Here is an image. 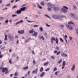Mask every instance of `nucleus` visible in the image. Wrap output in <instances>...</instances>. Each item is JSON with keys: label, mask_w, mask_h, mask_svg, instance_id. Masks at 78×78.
Instances as JSON below:
<instances>
[{"label": "nucleus", "mask_w": 78, "mask_h": 78, "mask_svg": "<svg viewBox=\"0 0 78 78\" xmlns=\"http://www.w3.org/2000/svg\"><path fill=\"white\" fill-rule=\"evenodd\" d=\"M48 6L49 7H50V8H52V7L53 6V4L50 3H49L48 4Z\"/></svg>", "instance_id": "12"}, {"label": "nucleus", "mask_w": 78, "mask_h": 78, "mask_svg": "<svg viewBox=\"0 0 78 78\" xmlns=\"http://www.w3.org/2000/svg\"><path fill=\"white\" fill-rule=\"evenodd\" d=\"M30 71H29L27 73V75H29V74H30Z\"/></svg>", "instance_id": "59"}, {"label": "nucleus", "mask_w": 78, "mask_h": 78, "mask_svg": "<svg viewBox=\"0 0 78 78\" xmlns=\"http://www.w3.org/2000/svg\"><path fill=\"white\" fill-rule=\"evenodd\" d=\"M27 22L28 23H32V22H35V21H29L28 20H27Z\"/></svg>", "instance_id": "32"}, {"label": "nucleus", "mask_w": 78, "mask_h": 78, "mask_svg": "<svg viewBox=\"0 0 78 78\" xmlns=\"http://www.w3.org/2000/svg\"><path fill=\"white\" fill-rule=\"evenodd\" d=\"M23 22V20H20V21H19L18 22H17L16 23H14V25H17L18 24H19V23H22Z\"/></svg>", "instance_id": "7"}, {"label": "nucleus", "mask_w": 78, "mask_h": 78, "mask_svg": "<svg viewBox=\"0 0 78 78\" xmlns=\"http://www.w3.org/2000/svg\"><path fill=\"white\" fill-rule=\"evenodd\" d=\"M40 39H42L43 41L45 40V38L43 37V36H42L39 37Z\"/></svg>", "instance_id": "21"}, {"label": "nucleus", "mask_w": 78, "mask_h": 78, "mask_svg": "<svg viewBox=\"0 0 78 78\" xmlns=\"http://www.w3.org/2000/svg\"><path fill=\"white\" fill-rule=\"evenodd\" d=\"M45 74V72H42L41 74H40V77H42V76H44V75Z\"/></svg>", "instance_id": "15"}, {"label": "nucleus", "mask_w": 78, "mask_h": 78, "mask_svg": "<svg viewBox=\"0 0 78 78\" xmlns=\"http://www.w3.org/2000/svg\"><path fill=\"white\" fill-rule=\"evenodd\" d=\"M55 40L56 44H58V38H56V39Z\"/></svg>", "instance_id": "35"}, {"label": "nucleus", "mask_w": 78, "mask_h": 78, "mask_svg": "<svg viewBox=\"0 0 78 78\" xmlns=\"http://www.w3.org/2000/svg\"><path fill=\"white\" fill-rule=\"evenodd\" d=\"M5 19V17H0V20L1 21H2V20H4Z\"/></svg>", "instance_id": "26"}, {"label": "nucleus", "mask_w": 78, "mask_h": 78, "mask_svg": "<svg viewBox=\"0 0 78 78\" xmlns=\"http://www.w3.org/2000/svg\"><path fill=\"white\" fill-rule=\"evenodd\" d=\"M25 42H28V39L26 40V41H25Z\"/></svg>", "instance_id": "63"}, {"label": "nucleus", "mask_w": 78, "mask_h": 78, "mask_svg": "<svg viewBox=\"0 0 78 78\" xmlns=\"http://www.w3.org/2000/svg\"><path fill=\"white\" fill-rule=\"evenodd\" d=\"M48 10L49 11H51V9H50V8H48Z\"/></svg>", "instance_id": "54"}, {"label": "nucleus", "mask_w": 78, "mask_h": 78, "mask_svg": "<svg viewBox=\"0 0 78 78\" xmlns=\"http://www.w3.org/2000/svg\"><path fill=\"white\" fill-rule=\"evenodd\" d=\"M37 35H38V33L35 31L34 32V33L32 34V36L34 37H36Z\"/></svg>", "instance_id": "4"}, {"label": "nucleus", "mask_w": 78, "mask_h": 78, "mask_svg": "<svg viewBox=\"0 0 78 78\" xmlns=\"http://www.w3.org/2000/svg\"><path fill=\"white\" fill-rule=\"evenodd\" d=\"M43 70H44V69L43 67H41L40 69V72H43Z\"/></svg>", "instance_id": "25"}, {"label": "nucleus", "mask_w": 78, "mask_h": 78, "mask_svg": "<svg viewBox=\"0 0 78 78\" xmlns=\"http://www.w3.org/2000/svg\"><path fill=\"white\" fill-rule=\"evenodd\" d=\"M18 75H19V72H16L14 73V76H18Z\"/></svg>", "instance_id": "20"}, {"label": "nucleus", "mask_w": 78, "mask_h": 78, "mask_svg": "<svg viewBox=\"0 0 78 78\" xmlns=\"http://www.w3.org/2000/svg\"><path fill=\"white\" fill-rule=\"evenodd\" d=\"M38 70V69H37V68H36L35 70H33V71L32 72V74H34V73L35 74H36V73L37 72Z\"/></svg>", "instance_id": "3"}, {"label": "nucleus", "mask_w": 78, "mask_h": 78, "mask_svg": "<svg viewBox=\"0 0 78 78\" xmlns=\"http://www.w3.org/2000/svg\"><path fill=\"white\" fill-rule=\"evenodd\" d=\"M8 73V69H7L6 71H5V74H7Z\"/></svg>", "instance_id": "36"}, {"label": "nucleus", "mask_w": 78, "mask_h": 78, "mask_svg": "<svg viewBox=\"0 0 78 78\" xmlns=\"http://www.w3.org/2000/svg\"><path fill=\"white\" fill-rule=\"evenodd\" d=\"M68 24H72L73 25V23L72 21H70L68 23Z\"/></svg>", "instance_id": "34"}, {"label": "nucleus", "mask_w": 78, "mask_h": 78, "mask_svg": "<svg viewBox=\"0 0 78 78\" xmlns=\"http://www.w3.org/2000/svg\"><path fill=\"white\" fill-rule=\"evenodd\" d=\"M57 53V51L56 50H55L54 52V53Z\"/></svg>", "instance_id": "60"}, {"label": "nucleus", "mask_w": 78, "mask_h": 78, "mask_svg": "<svg viewBox=\"0 0 78 78\" xmlns=\"http://www.w3.org/2000/svg\"><path fill=\"white\" fill-rule=\"evenodd\" d=\"M18 33L19 34H24L25 33V30H22L21 31H18Z\"/></svg>", "instance_id": "5"}, {"label": "nucleus", "mask_w": 78, "mask_h": 78, "mask_svg": "<svg viewBox=\"0 0 78 78\" xmlns=\"http://www.w3.org/2000/svg\"><path fill=\"white\" fill-rule=\"evenodd\" d=\"M60 41L62 42H64V40H62L61 38H60Z\"/></svg>", "instance_id": "45"}, {"label": "nucleus", "mask_w": 78, "mask_h": 78, "mask_svg": "<svg viewBox=\"0 0 78 78\" xmlns=\"http://www.w3.org/2000/svg\"><path fill=\"white\" fill-rule=\"evenodd\" d=\"M33 28H35V27H39V25H34L33 26Z\"/></svg>", "instance_id": "38"}, {"label": "nucleus", "mask_w": 78, "mask_h": 78, "mask_svg": "<svg viewBox=\"0 0 78 78\" xmlns=\"http://www.w3.org/2000/svg\"><path fill=\"white\" fill-rule=\"evenodd\" d=\"M61 62H62V60H60L59 61H58L57 62V63L58 64H60V63H61Z\"/></svg>", "instance_id": "39"}, {"label": "nucleus", "mask_w": 78, "mask_h": 78, "mask_svg": "<svg viewBox=\"0 0 78 78\" xmlns=\"http://www.w3.org/2000/svg\"><path fill=\"white\" fill-rule=\"evenodd\" d=\"M33 64L34 65L36 64V61H35V60H34L33 61Z\"/></svg>", "instance_id": "48"}, {"label": "nucleus", "mask_w": 78, "mask_h": 78, "mask_svg": "<svg viewBox=\"0 0 78 78\" xmlns=\"http://www.w3.org/2000/svg\"><path fill=\"white\" fill-rule=\"evenodd\" d=\"M3 57L2 55H0V58H2Z\"/></svg>", "instance_id": "64"}, {"label": "nucleus", "mask_w": 78, "mask_h": 78, "mask_svg": "<svg viewBox=\"0 0 78 78\" xmlns=\"http://www.w3.org/2000/svg\"><path fill=\"white\" fill-rule=\"evenodd\" d=\"M17 8V5H14L13 6L12 8V9H14L15 8Z\"/></svg>", "instance_id": "23"}, {"label": "nucleus", "mask_w": 78, "mask_h": 78, "mask_svg": "<svg viewBox=\"0 0 78 78\" xmlns=\"http://www.w3.org/2000/svg\"><path fill=\"white\" fill-rule=\"evenodd\" d=\"M8 37L10 40H12L14 39V37L13 36H11L10 35H9L8 36Z\"/></svg>", "instance_id": "8"}, {"label": "nucleus", "mask_w": 78, "mask_h": 78, "mask_svg": "<svg viewBox=\"0 0 78 78\" xmlns=\"http://www.w3.org/2000/svg\"><path fill=\"white\" fill-rule=\"evenodd\" d=\"M25 9H26V7H24L21 8L20 9V10L22 12V11H25Z\"/></svg>", "instance_id": "13"}, {"label": "nucleus", "mask_w": 78, "mask_h": 78, "mask_svg": "<svg viewBox=\"0 0 78 78\" xmlns=\"http://www.w3.org/2000/svg\"><path fill=\"white\" fill-rule=\"evenodd\" d=\"M61 10L62 12L64 13H66V12H67V10L66 9H65L64 8H62Z\"/></svg>", "instance_id": "11"}, {"label": "nucleus", "mask_w": 78, "mask_h": 78, "mask_svg": "<svg viewBox=\"0 0 78 78\" xmlns=\"http://www.w3.org/2000/svg\"><path fill=\"white\" fill-rule=\"evenodd\" d=\"M76 33L77 35H78V28L76 29Z\"/></svg>", "instance_id": "28"}, {"label": "nucleus", "mask_w": 78, "mask_h": 78, "mask_svg": "<svg viewBox=\"0 0 78 78\" xmlns=\"http://www.w3.org/2000/svg\"><path fill=\"white\" fill-rule=\"evenodd\" d=\"M28 66H26L24 68H23V70H27V69H28Z\"/></svg>", "instance_id": "31"}, {"label": "nucleus", "mask_w": 78, "mask_h": 78, "mask_svg": "<svg viewBox=\"0 0 78 78\" xmlns=\"http://www.w3.org/2000/svg\"><path fill=\"white\" fill-rule=\"evenodd\" d=\"M62 66H66V62L64 61H63Z\"/></svg>", "instance_id": "30"}, {"label": "nucleus", "mask_w": 78, "mask_h": 78, "mask_svg": "<svg viewBox=\"0 0 78 78\" xmlns=\"http://www.w3.org/2000/svg\"><path fill=\"white\" fill-rule=\"evenodd\" d=\"M61 56H64L65 57H66L67 56V54L64 53H62V54H61Z\"/></svg>", "instance_id": "18"}, {"label": "nucleus", "mask_w": 78, "mask_h": 78, "mask_svg": "<svg viewBox=\"0 0 78 78\" xmlns=\"http://www.w3.org/2000/svg\"><path fill=\"white\" fill-rule=\"evenodd\" d=\"M34 30L33 29H32L31 30H30L29 31V33L30 34H32L34 33Z\"/></svg>", "instance_id": "9"}, {"label": "nucleus", "mask_w": 78, "mask_h": 78, "mask_svg": "<svg viewBox=\"0 0 78 78\" xmlns=\"http://www.w3.org/2000/svg\"><path fill=\"white\" fill-rule=\"evenodd\" d=\"M73 7L74 9H76V7L75 5H73Z\"/></svg>", "instance_id": "56"}, {"label": "nucleus", "mask_w": 78, "mask_h": 78, "mask_svg": "<svg viewBox=\"0 0 78 78\" xmlns=\"http://www.w3.org/2000/svg\"><path fill=\"white\" fill-rule=\"evenodd\" d=\"M51 58L52 59H55V57H54V56H51Z\"/></svg>", "instance_id": "52"}, {"label": "nucleus", "mask_w": 78, "mask_h": 78, "mask_svg": "<svg viewBox=\"0 0 78 78\" xmlns=\"http://www.w3.org/2000/svg\"><path fill=\"white\" fill-rule=\"evenodd\" d=\"M8 69L7 68H3L2 70V72L3 73L5 72V71L7 70Z\"/></svg>", "instance_id": "10"}, {"label": "nucleus", "mask_w": 78, "mask_h": 78, "mask_svg": "<svg viewBox=\"0 0 78 78\" xmlns=\"http://www.w3.org/2000/svg\"><path fill=\"white\" fill-rule=\"evenodd\" d=\"M39 30L40 31H43V29L42 28V27H41L40 28Z\"/></svg>", "instance_id": "40"}, {"label": "nucleus", "mask_w": 78, "mask_h": 78, "mask_svg": "<svg viewBox=\"0 0 78 78\" xmlns=\"http://www.w3.org/2000/svg\"><path fill=\"white\" fill-rule=\"evenodd\" d=\"M5 38L4 39L5 41H6L7 39V35L6 34H5Z\"/></svg>", "instance_id": "29"}, {"label": "nucleus", "mask_w": 78, "mask_h": 78, "mask_svg": "<svg viewBox=\"0 0 78 78\" xmlns=\"http://www.w3.org/2000/svg\"><path fill=\"white\" fill-rule=\"evenodd\" d=\"M8 20H7L5 21V23H8Z\"/></svg>", "instance_id": "57"}, {"label": "nucleus", "mask_w": 78, "mask_h": 78, "mask_svg": "<svg viewBox=\"0 0 78 78\" xmlns=\"http://www.w3.org/2000/svg\"><path fill=\"white\" fill-rule=\"evenodd\" d=\"M63 7L64 8H65V9H68V8H67V7L66 6H63Z\"/></svg>", "instance_id": "43"}, {"label": "nucleus", "mask_w": 78, "mask_h": 78, "mask_svg": "<svg viewBox=\"0 0 78 78\" xmlns=\"http://www.w3.org/2000/svg\"><path fill=\"white\" fill-rule=\"evenodd\" d=\"M41 4L42 6H44L45 5V3L44 2H41Z\"/></svg>", "instance_id": "24"}, {"label": "nucleus", "mask_w": 78, "mask_h": 78, "mask_svg": "<svg viewBox=\"0 0 78 78\" xmlns=\"http://www.w3.org/2000/svg\"><path fill=\"white\" fill-rule=\"evenodd\" d=\"M60 16L61 17H60V19H61L60 20H62V17L65 18V19H67V18H66V16L64 15H62V16Z\"/></svg>", "instance_id": "19"}, {"label": "nucleus", "mask_w": 78, "mask_h": 78, "mask_svg": "<svg viewBox=\"0 0 78 78\" xmlns=\"http://www.w3.org/2000/svg\"><path fill=\"white\" fill-rule=\"evenodd\" d=\"M66 26L68 30H73V26H71L68 25H66Z\"/></svg>", "instance_id": "2"}, {"label": "nucleus", "mask_w": 78, "mask_h": 78, "mask_svg": "<svg viewBox=\"0 0 78 78\" xmlns=\"http://www.w3.org/2000/svg\"><path fill=\"white\" fill-rule=\"evenodd\" d=\"M56 70H57V69L56 68V67H55L54 69V71H56Z\"/></svg>", "instance_id": "51"}, {"label": "nucleus", "mask_w": 78, "mask_h": 78, "mask_svg": "<svg viewBox=\"0 0 78 78\" xmlns=\"http://www.w3.org/2000/svg\"><path fill=\"white\" fill-rule=\"evenodd\" d=\"M60 53H61V51H59L57 52V55H59Z\"/></svg>", "instance_id": "33"}, {"label": "nucleus", "mask_w": 78, "mask_h": 78, "mask_svg": "<svg viewBox=\"0 0 78 78\" xmlns=\"http://www.w3.org/2000/svg\"><path fill=\"white\" fill-rule=\"evenodd\" d=\"M17 15H12V17H16Z\"/></svg>", "instance_id": "46"}, {"label": "nucleus", "mask_w": 78, "mask_h": 78, "mask_svg": "<svg viewBox=\"0 0 78 78\" xmlns=\"http://www.w3.org/2000/svg\"><path fill=\"white\" fill-rule=\"evenodd\" d=\"M59 71H57L55 73V75L57 76L58 75V73H59Z\"/></svg>", "instance_id": "41"}, {"label": "nucleus", "mask_w": 78, "mask_h": 78, "mask_svg": "<svg viewBox=\"0 0 78 78\" xmlns=\"http://www.w3.org/2000/svg\"><path fill=\"white\" fill-rule=\"evenodd\" d=\"M75 65H73L72 68H71V70L72 71H73L74 70H75Z\"/></svg>", "instance_id": "16"}, {"label": "nucleus", "mask_w": 78, "mask_h": 78, "mask_svg": "<svg viewBox=\"0 0 78 78\" xmlns=\"http://www.w3.org/2000/svg\"><path fill=\"white\" fill-rule=\"evenodd\" d=\"M50 70V68H48L47 69H46L45 70V71H46V72H47V71H48V70Z\"/></svg>", "instance_id": "49"}, {"label": "nucleus", "mask_w": 78, "mask_h": 78, "mask_svg": "<svg viewBox=\"0 0 78 78\" xmlns=\"http://www.w3.org/2000/svg\"><path fill=\"white\" fill-rule=\"evenodd\" d=\"M37 5L38 7L39 8V9H42V6H40V5H39V4H38V3H37Z\"/></svg>", "instance_id": "22"}, {"label": "nucleus", "mask_w": 78, "mask_h": 78, "mask_svg": "<svg viewBox=\"0 0 78 78\" xmlns=\"http://www.w3.org/2000/svg\"><path fill=\"white\" fill-rule=\"evenodd\" d=\"M69 39L70 40H72V39H73V37H69Z\"/></svg>", "instance_id": "47"}, {"label": "nucleus", "mask_w": 78, "mask_h": 78, "mask_svg": "<svg viewBox=\"0 0 78 78\" xmlns=\"http://www.w3.org/2000/svg\"><path fill=\"white\" fill-rule=\"evenodd\" d=\"M44 16H47V17H48V18H49V19H51V18L50 17V16H48V15L45 14V15H44Z\"/></svg>", "instance_id": "42"}, {"label": "nucleus", "mask_w": 78, "mask_h": 78, "mask_svg": "<svg viewBox=\"0 0 78 78\" xmlns=\"http://www.w3.org/2000/svg\"><path fill=\"white\" fill-rule=\"evenodd\" d=\"M16 12L17 14H21L22 12L21 11V10H20V9L17 10L16 11Z\"/></svg>", "instance_id": "14"}, {"label": "nucleus", "mask_w": 78, "mask_h": 78, "mask_svg": "<svg viewBox=\"0 0 78 78\" xmlns=\"http://www.w3.org/2000/svg\"><path fill=\"white\" fill-rule=\"evenodd\" d=\"M54 9L55 11H58L59 10V8L58 7H54Z\"/></svg>", "instance_id": "17"}, {"label": "nucleus", "mask_w": 78, "mask_h": 78, "mask_svg": "<svg viewBox=\"0 0 78 78\" xmlns=\"http://www.w3.org/2000/svg\"><path fill=\"white\" fill-rule=\"evenodd\" d=\"M9 63H10V64H12V62H11V60L10 59L9 60Z\"/></svg>", "instance_id": "55"}, {"label": "nucleus", "mask_w": 78, "mask_h": 78, "mask_svg": "<svg viewBox=\"0 0 78 78\" xmlns=\"http://www.w3.org/2000/svg\"><path fill=\"white\" fill-rule=\"evenodd\" d=\"M59 26L60 27H62V28H64V25L62 24H60Z\"/></svg>", "instance_id": "37"}, {"label": "nucleus", "mask_w": 78, "mask_h": 78, "mask_svg": "<svg viewBox=\"0 0 78 78\" xmlns=\"http://www.w3.org/2000/svg\"><path fill=\"white\" fill-rule=\"evenodd\" d=\"M52 17L53 19H59V20H61V19L60 17H61L60 16L58 15H54L52 16Z\"/></svg>", "instance_id": "1"}, {"label": "nucleus", "mask_w": 78, "mask_h": 78, "mask_svg": "<svg viewBox=\"0 0 78 78\" xmlns=\"http://www.w3.org/2000/svg\"><path fill=\"white\" fill-rule=\"evenodd\" d=\"M48 64V62H47L44 63V65L45 66H47Z\"/></svg>", "instance_id": "27"}, {"label": "nucleus", "mask_w": 78, "mask_h": 78, "mask_svg": "<svg viewBox=\"0 0 78 78\" xmlns=\"http://www.w3.org/2000/svg\"><path fill=\"white\" fill-rule=\"evenodd\" d=\"M55 49L56 50H59V48L58 47L56 46L55 48Z\"/></svg>", "instance_id": "44"}, {"label": "nucleus", "mask_w": 78, "mask_h": 78, "mask_svg": "<svg viewBox=\"0 0 78 78\" xmlns=\"http://www.w3.org/2000/svg\"><path fill=\"white\" fill-rule=\"evenodd\" d=\"M70 15H71V16H75V15L72 13H70Z\"/></svg>", "instance_id": "53"}, {"label": "nucleus", "mask_w": 78, "mask_h": 78, "mask_svg": "<svg viewBox=\"0 0 78 78\" xmlns=\"http://www.w3.org/2000/svg\"><path fill=\"white\" fill-rule=\"evenodd\" d=\"M51 43L52 44H53V41H56V39H55V37H51Z\"/></svg>", "instance_id": "6"}, {"label": "nucleus", "mask_w": 78, "mask_h": 78, "mask_svg": "<svg viewBox=\"0 0 78 78\" xmlns=\"http://www.w3.org/2000/svg\"><path fill=\"white\" fill-rule=\"evenodd\" d=\"M46 26H47V27H50V25H48V24L46 23Z\"/></svg>", "instance_id": "50"}, {"label": "nucleus", "mask_w": 78, "mask_h": 78, "mask_svg": "<svg viewBox=\"0 0 78 78\" xmlns=\"http://www.w3.org/2000/svg\"><path fill=\"white\" fill-rule=\"evenodd\" d=\"M64 39L65 41H66V43L67 44V39H66V38H64Z\"/></svg>", "instance_id": "62"}, {"label": "nucleus", "mask_w": 78, "mask_h": 78, "mask_svg": "<svg viewBox=\"0 0 78 78\" xmlns=\"http://www.w3.org/2000/svg\"><path fill=\"white\" fill-rule=\"evenodd\" d=\"M2 40H0V44H2Z\"/></svg>", "instance_id": "61"}, {"label": "nucleus", "mask_w": 78, "mask_h": 78, "mask_svg": "<svg viewBox=\"0 0 78 78\" xmlns=\"http://www.w3.org/2000/svg\"><path fill=\"white\" fill-rule=\"evenodd\" d=\"M73 18H74L75 19H76V20H78V18L77 17H73Z\"/></svg>", "instance_id": "58"}]
</instances>
